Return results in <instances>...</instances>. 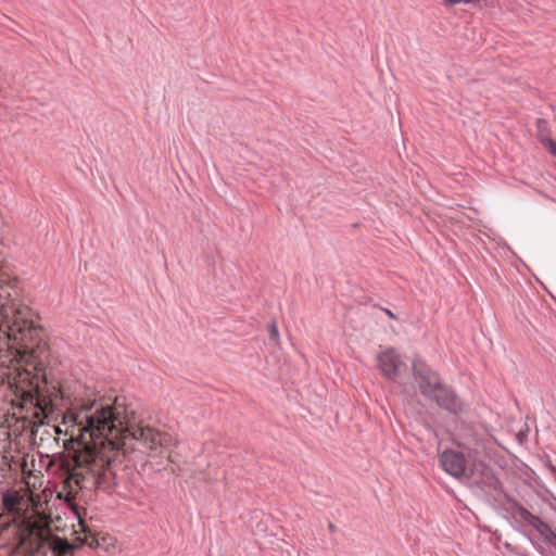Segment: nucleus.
<instances>
[{
    "mask_svg": "<svg viewBox=\"0 0 556 556\" xmlns=\"http://www.w3.org/2000/svg\"><path fill=\"white\" fill-rule=\"evenodd\" d=\"M441 468L457 480L468 479L467 464L462 452L444 450L439 456Z\"/></svg>",
    "mask_w": 556,
    "mask_h": 556,
    "instance_id": "nucleus-6",
    "label": "nucleus"
},
{
    "mask_svg": "<svg viewBox=\"0 0 556 556\" xmlns=\"http://www.w3.org/2000/svg\"><path fill=\"white\" fill-rule=\"evenodd\" d=\"M34 391H35V390H34L33 388H30V389H28V390H24V391H23V395H22V396H23V399H24V400L31 401V400H33V397H34Z\"/></svg>",
    "mask_w": 556,
    "mask_h": 556,
    "instance_id": "nucleus-12",
    "label": "nucleus"
},
{
    "mask_svg": "<svg viewBox=\"0 0 556 556\" xmlns=\"http://www.w3.org/2000/svg\"><path fill=\"white\" fill-rule=\"evenodd\" d=\"M72 422L66 448L77 444L76 464L81 469L80 488L110 490L114 484L111 464L127 440L141 442L155 450L167 442V435L140 425L135 401L126 395H94L73 404L65 415Z\"/></svg>",
    "mask_w": 556,
    "mask_h": 556,
    "instance_id": "nucleus-1",
    "label": "nucleus"
},
{
    "mask_svg": "<svg viewBox=\"0 0 556 556\" xmlns=\"http://www.w3.org/2000/svg\"><path fill=\"white\" fill-rule=\"evenodd\" d=\"M22 289L16 278L0 276V342L15 350V358L39 370L48 356L40 338L41 329L29 319V309L21 302Z\"/></svg>",
    "mask_w": 556,
    "mask_h": 556,
    "instance_id": "nucleus-2",
    "label": "nucleus"
},
{
    "mask_svg": "<svg viewBox=\"0 0 556 556\" xmlns=\"http://www.w3.org/2000/svg\"><path fill=\"white\" fill-rule=\"evenodd\" d=\"M414 379L419 392L438 406L457 414L463 410V403L455 392L442 384L439 375L420 359L413 362Z\"/></svg>",
    "mask_w": 556,
    "mask_h": 556,
    "instance_id": "nucleus-4",
    "label": "nucleus"
},
{
    "mask_svg": "<svg viewBox=\"0 0 556 556\" xmlns=\"http://www.w3.org/2000/svg\"><path fill=\"white\" fill-rule=\"evenodd\" d=\"M514 516L515 518H518L522 522L527 523L528 526H531L532 520L535 519L536 515L529 511L526 507L519 506L514 507Z\"/></svg>",
    "mask_w": 556,
    "mask_h": 556,
    "instance_id": "nucleus-10",
    "label": "nucleus"
},
{
    "mask_svg": "<svg viewBox=\"0 0 556 556\" xmlns=\"http://www.w3.org/2000/svg\"><path fill=\"white\" fill-rule=\"evenodd\" d=\"M532 529H534L540 535L551 545H554L556 543V533L552 530V528L543 521L539 516L535 517L534 520H532V523L530 526Z\"/></svg>",
    "mask_w": 556,
    "mask_h": 556,
    "instance_id": "nucleus-9",
    "label": "nucleus"
},
{
    "mask_svg": "<svg viewBox=\"0 0 556 556\" xmlns=\"http://www.w3.org/2000/svg\"><path fill=\"white\" fill-rule=\"evenodd\" d=\"M383 312L392 319H395V315L389 308H383Z\"/></svg>",
    "mask_w": 556,
    "mask_h": 556,
    "instance_id": "nucleus-15",
    "label": "nucleus"
},
{
    "mask_svg": "<svg viewBox=\"0 0 556 556\" xmlns=\"http://www.w3.org/2000/svg\"><path fill=\"white\" fill-rule=\"evenodd\" d=\"M532 529H534L540 535L551 545H554L556 543V533L552 530V528L543 521L539 516L535 517L534 520H532V523L530 526Z\"/></svg>",
    "mask_w": 556,
    "mask_h": 556,
    "instance_id": "nucleus-8",
    "label": "nucleus"
},
{
    "mask_svg": "<svg viewBox=\"0 0 556 556\" xmlns=\"http://www.w3.org/2000/svg\"><path fill=\"white\" fill-rule=\"evenodd\" d=\"M269 337L273 340H277L279 338V331L277 325L275 323L268 326Z\"/></svg>",
    "mask_w": 556,
    "mask_h": 556,
    "instance_id": "nucleus-11",
    "label": "nucleus"
},
{
    "mask_svg": "<svg viewBox=\"0 0 556 556\" xmlns=\"http://www.w3.org/2000/svg\"><path fill=\"white\" fill-rule=\"evenodd\" d=\"M553 546L556 548V543H554V545H553Z\"/></svg>",
    "mask_w": 556,
    "mask_h": 556,
    "instance_id": "nucleus-17",
    "label": "nucleus"
},
{
    "mask_svg": "<svg viewBox=\"0 0 556 556\" xmlns=\"http://www.w3.org/2000/svg\"><path fill=\"white\" fill-rule=\"evenodd\" d=\"M23 503V496L20 494L16 490H7L1 494V504L3 510H5L8 514L12 515L14 517V523H15V533L17 536V540L20 541V530L22 528V523L25 520L29 521H38L35 518L26 517L22 514V505Z\"/></svg>",
    "mask_w": 556,
    "mask_h": 556,
    "instance_id": "nucleus-7",
    "label": "nucleus"
},
{
    "mask_svg": "<svg viewBox=\"0 0 556 556\" xmlns=\"http://www.w3.org/2000/svg\"><path fill=\"white\" fill-rule=\"evenodd\" d=\"M547 146H548V149H549V152L552 155L556 156V141L555 140H552L549 139L547 141Z\"/></svg>",
    "mask_w": 556,
    "mask_h": 556,
    "instance_id": "nucleus-13",
    "label": "nucleus"
},
{
    "mask_svg": "<svg viewBox=\"0 0 556 556\" xmlns=\"http://www.w3.org/2000/svg\"><path fill=\"white\" fill-rule=\"evenodd\" d=\"M73 511L76 514V516L78 517L79 519V525L83 527V531L85 532V527H84V523H83V520L80 518V515H79V511H78V508L77 507H72Z\"/></svg>",
    "mask_w": 556,
    "mask_h": 556,
    "instance_id": "nucleus-14",
    "label": "nucleus"
},
{
    "mask_svg": "<svg viewBox=\"0 0 556 556\" xmlns=\"http://www.w3.org/2000/svg\"><path fill=\"white\" fill-rule=\"evenodd\" d=\"M47 544L54 556H66L76 548L66 539L53 534L49 526L43 525L41 520L23 521L20 530L18 547L23 549L25 556L45 554Z\"/></svg>",
    "mask_w": 556,
    "mask_h": 556,
    "instance_id": "nucleus-3",
    "label": "nucleus"
},
{
    "mask_svg": "<svg viewBox=\"0 0 556 556\" xmlns=\"http://www.w3.org/2000/svg\"><path fill=\"white\" fill-rule=\"evenodd\" d=\"M377 363L381 374L394 382L397 381L402 369L406 368L401 355L393 348L381 351L377 355Z\"/></svg>",
    "mask_w": 556,
    "mask_h": 556,
    "instance_id": "nucleus-5",
    "label": "nucleus"
},
{
    "mask_svg": "<svg viewBox=\"0 0 556 556\" xmlns=\"http://www.w3.org/2000/svg\"><path fill=\"white\" fill-rule=\"evenodd\" d=\"M334 529H336V528H334L333 523H329V530H330V531H334Z\"/></svg>",
    "mask_w": 556,
    "mask_h": 556,
    "instance_id": "nucleus-16",
    "label": "nucleus"
}]
</instances>
